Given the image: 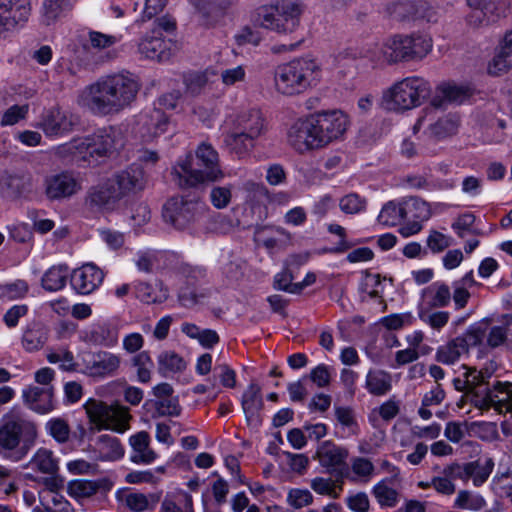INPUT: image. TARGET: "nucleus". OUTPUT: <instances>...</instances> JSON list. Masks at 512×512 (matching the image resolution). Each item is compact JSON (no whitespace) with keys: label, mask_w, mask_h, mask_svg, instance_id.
<instances>
[{"label":"nucleus","mask_w":512,"mask_h":512,"mask_svg":"<svg viewBox=\"0 0 512 512\" xmlns=\"http://www.w3.org/2000/svg\"><path fill=\"white\" fill-rule=\"evenodd\" d=\"M140 90L137 77L129 72L102 76L85 86L77 103L94 116L106 117L119 114L128 108Z\"/></svg>","instance_id":"obj_1"},{"label":"nucleus","mask_w":512,"mask_h":512,"mask_svg":"<svg viewBox=\"0 0 512 512\" xmlns=\"http://www.w3.org/2000/svg\"><path fill=\"white\" fill-rule=\"evenodd\" d=\"M37 437V424L20 408H11L0 420V456L12 462L21 461Z\"/></svg>","instance_id":"obj_2"},{"label":"nucleus","mask_w":512,"mask_h":512,"mask_svg":"<svg viewBox=\"0 0 512 512\" xmlns=\"http://www.w3.org/2000/svg\"><path fill=\"white\" fill-rule=\"evenodd\" d=\"M268 132V120L259 108L239 111L232 120L231 130L224 135L225 146L241 156L252 150Z\"/></svg>","instance_id":"obj_3"},{"label":"nucleus","mask_w":512,"mask_h":512,"mask_svg":"<svg viewBox=\"0 0 512 512\" xmlns=\"http://www.w3.org/2000/svg\"><path fill=\"white\" fill-rule=\"evenodd\" d=\"M319 67L310 58H296L279 65L274 74L276 90L284 95H298L305 92L318 80Z\"/></svg>","instance_id":"obj_4"},{"label":"nucleus","mask_w":512,"mask_h":512,"mask_svg":"<svg viewBox=\"0 0 512 512\" xmlns=\"http://www.w3.org/2000/svg\"><path fill=\"white\" fill-rule=\"evenodd\" d=\"M432 46V39L428 35L396 34L383 43L381 55L388 64L417 62L431 52Z\"/></svg>","instance_id":"obj_5"},{"label":"nucleus","mask_w":512,"mask_h":512,"mask_svg":"<svg viewBox=\"0 0 512 512\" xmlns=\"http://www.w3.org/2000/svg\"><path fill=\"white\" fill-rule=\"evenodd\" d=\"M85 412L94 429L112 430L117 433H124L130 428L129 408L118 403L107 404L101 400L90 398L83 405Z\"/></svg>","instance_id":"obj_6"},{"label":"nucleus","mask_w":512,"mask_h":512,"mask_svg":"<svg viewBox=\"0 0 512 512\" xmlns=\"http://www.w3.org/2000/svg\"><path fill=\"white\" fill-rule=\"evenodd\" d=\"M431 93L428 81L418 76L406 77L396 82L384 97L390 104V109L406 111L420 106Z\"/></svg>","instance_id":"obj_7"},{"label":"nucleus","mask_w":512,"mask_h":512,"mask_svg":"<svg viewBox=\"0 0 512 512\" xmlns=\"http://www.w3.org/2000/svg\"><path fill=\"white\" fill-rule=\"evenodd\" d=\"M303 7L300 3L285 0L277 5L260 8L258 24L279 34L294 32L300 24Z\"/></svg>","instance_id":"obj_8"},{"label":"nucleus","mask_w":512,"mask_h":512,"mask_svg":"<svg viewBox=\"0 0 512 512\" xmlns=\"http://www.w3.org/2000/svg\"><path fill=\"white\" fill-rule=\"evenodd\" d=\"M442 101L433 98L431 104L421 110V113L413 126L414 133L424 128V133L437 140L446 138L456 133L458 121L453 115H444L439 111Z\"/></svg>","instance_id":"obj_9"},{"label":"nucleus","mask_w":512,"mask_h":512,"mask_svg":"<svg viewBox=\"0 0 512 512\" xmlns=\"http://www.w3.org/2000/svg\"><path fill=\"white\" fill-rule=\"evenodd\" d=\"M120 140V131L113 126L100 128L90 135L79 138L80 153L85 156L84 162L91 164L100 158L110 156Z\"/></svg>","instance_id":"obj_10"},{"label":"nucleus","mask_w":512,"mask_h":512,"mask_svg":"<svg viewBox=\"0 0 512 512\" xmlns=\"http://www.w3.org/2000/svg\"><path fill=\"white\" fill-rule=\"evenodd\" d=\"M311 119L320 148L341 139L349 126L348 116L340 110L317 112Z\"/></svg>","instance_id":"obj_11"},{"label":"nucleus","mask_w":512,"mask_h":512,"mask_svg":"<svg viewBox=\"0 0 512 512\" xmlns=\"http://www.w3.org/2000/svg\"><path fill=\"white\" fill-rule=\"evenodd\" d=\"M471 403L482 412L493 409L498 414L512 413V383L496 381L491 387L475 392Z\"/></svg>","instance_id":"obj_12"},{"label":"nucleus","mask_w":512,"mask_h":512,"mask_svg":"<svg viewBox=\"0 0 512 512\" xmlns=\"http://www.w3.org/2000/svg\"><path fill=\"white\" fill-rule=\"evenodd\" d=\"M209 171L210 166H198L197 160L190 155L173 168L171 175L176 185L182 189L218 182L224 178V175H207Z\"/></svg>","instance_id":"obj_13"},{"label":"nucleus","mask_w":512,"mask_h":512,"mask_svg":"<svg viewBox=\"0 0 512 512\" xmlns=\"http://www.w3.org/2000/svg\"><path fill=\"white\" fill-rule=\"evenodd\" d=\"M199 203L182 196L170 198L163 206L162 216L166 223L178 230L186 229L196 218Z\"/></svg>","instance_id":"obj_14"},{"label":"nucleus","mask_w":512,"mask_h":512,"mask_svg":"<svg viewBox=\"0 0 512 512\" xmlns=\"http://www.w3.org/2000/svg\"><path fill=\"white\" fill-rule=\"evenodd\" d=\"M494 466V460L487 457L484 460L479 458L465 463H451L447 471L452 477L458 478L464 483L472 480L475 487H481L489 479Z\"/></svg>","instance_id":"obj_15"},{"label":"nucleus","mask_w":512,"mask_h":512,"mask_svg":"<svg viewBox=\"0 0 512 512\" xmlns=\"http://www.w3.org/2000/svg\"><path fill=\"white\" fill-rule=\"evenodd\" d=\"M290 146L299 153L321 149L311 115L295 121L287 131Z\"/></svg>","instance_id":"obj_16"},{"label":"nucleus","mask_w":512,"mask_h":512,"mask_svg":"<svg viewBox=\"0 0 512 512\" xmlns=\"http://www.w3.org/2000/svg\"><path fill=\"white\" fill-rule=\"evenodd\" d=\"M45 195L51 201L68 199L81 190V183L69 171L54 173L45 177Z\"/></svg>","instance_id":"obj_17"},{"label":"nucleus","mask_w":512,"mask_h":512,"mask_svg":"<svg viewBox=\"0 0 512 512\" xmlns=\"http://www.w3.org/2000/svg\"><path fill=\"white\" fill-rule=\"evenodd\" d=\"M120 196L123 198L135 195L145 189L147 176L139 164H132L110 177Z\"/></svg>","instance_id":"obj_18"},{"label":"nucleus","mask_w":512,"mask_h":512,"mask_svg":"<svg viewBox=\"0 0 512 512\" xmlns=\"http://www.w3.org/2000/svg\"><path fill=\"white\" fill-rule=\"evenodd\" d=\"M472 9L468 21L474 25L493 22L506 16L510 9V0H467Z\"/></svg>","instance_id":"obj_19"},{"label":"nucleus","mask_w":512,"mask_h":512,"mask_svg":"<svg viewBox=\"0 0 512 512\" xmlns=\"http://www.w3.org/2000/svg\"><path fill=\"white\" fill-rule=\"evenodd\" d=\"M122 200L119 192L110 178L105 182L91 187L86 195L85 203L97 211H112L116 208L119 201Z\"/></svg>","instance_id":"obj_20"},{"label":"nucleus","mask_w":512,"mask_h":512,"mask_svg":"<svg viewBox=\"0 0 512 512\" xmlns=\"http://www.w3.org/2000/svg\"><path fill=\"white\" fill-rule=\"evenodd\" d=\"M104 273L96 265L87 263L72 271L70 285L80 295H89L103 282Z\"/></svg>","instance_id":"obj_21"},{"label":"nucleus","mask_w":512,"mask_h":512,"mask_svg":"<svg viewBox=\"0 0 512 512\" xmlns=\"http://www.w3.org/2000/svg\"><path fill=\"white\" fill-rule=\"evenodd\" d=\"M29 0H0V26L5 30L26 22L30 16Z\"/></svg>","instance_id":"obj_22"},{"label":"nucleus","mask_w":512,"mask_h":512,"mask_svg":"<svg viewBox=\"0 0 512 512\" xmlns=\"http://www.w3.org/2000/svg\"><path fill=\"white\" fill-rule=\"evenodd\" d=\"M138 124L141 126V136L150 141L168 130L169 118L160 108H153L139 116Z\"/></svg>","instance_id":"obj_23"},{"label":"nucleus","mask_w":512,"mask_h":512,"mask_svg":"<svg viewBox=\"0 0 512 512\" xmlns=\"http://www.w3.org/2000/svg\"><path fill=\"white\" fill-rule=\"evenodd\" d=\"M74 122L66 112L58 107L45 110L38 124L47 136L62 135L72 130Z\"/></svg>","instance_id":"obj_24"},{"label":"nucleus","mask_w":512,"mask_h":512,"mask_svg":"<svg viewBox=\"0 0 512 512\" xmlns=\"http://www.w3.org/2000/svg\"><path fill=\"white\" fill-rule=\"evenodd\" d=\"M138 51L145 58L166 61L170 57V50L167 43L162 38L160 31L152 29L147 33L138 44Z\"/></svg>","instance_id":"obj_25"},{"label":"nucleus","mask_w":512,"mask_h":512,"mask_svg":"<svg viewBox=\"0 0 512 512\" xmlns=\"http://www.w3.org/2000/svg\"><path fill=\"white\" fill-rule=\"evenodd\" d=\"M23 401L33 411L45 414L54 409L53 388L30 386L23 390Z\"/></svg>","instance_id":"obj_26"},{"label":"nucleus","mask_w":512,"mask_h":512,"mask_svg":"<svg viewBox=\"0 0 512 512\" xmlns=\"http://www.w3.org/2000/svg\"><path fill=\"white\" fill-rule=\"evenodd\" d=\"M241 405L247 422L255 426L259 425L261 423L260 411L264 403L261 387L257 383L251 382L249 384L242 395Z\"/></svg>","instance_id":"obj_27"},{"label":"nucleus","mask_w":512,"mask_h":512,"mask_svg":"<svg viewBox=\"0 0 512 512\" xmlns=\"http://www.w3.org/2000/svg\"><path fill=\"white\" fill-rule=\"evenodd\" d=\"M117 500L133 512H144L153 510L160 501L157 493L144 494L123 490L117 493Z\"/></svg>","instance_id":"obj_28"},{"label":"nucleus","mask_w":512,"mask_h":512,"mask_svg":"<svg viewBox=\"0 0 512 512\" xmlns=\"http://www.w3.org/2000/svg\"><path fill=\"white\" fill-rule=\"evenodd\" d=\"M112 485V482L107 478L97 480L76 479L68 483L67 492L75 499L89 498L99 491H109Z\"/></svg>","instance_id":"obj_29"},{"label":"nucleus","mask_w":512,"mask_h":512,"mask_svg":"<svg viewBox=\"0 0 512 512\" xmlns=\"http://www.w3.org/2000/svg\"><path fill=\"white\" fill-rule=\"evenodd\" d=\"M132 447L131 461L136 464H150L156 459V453L149 447L150 436L140 431L129 438Z\"/></svg>","instance_id":"obj_30"},{"label":"nucleus","mask_w":512,"mask_h":512,"mask_svg":"<svg viewBox=\"0 0 512 512\" xmlns=\"http://www.w3.org/2000/svg\"><path fill=\"white\" fill-rule=\"evenodd\" d=\"M120 366V358L109 352H99L92 356L86 368L91 376L112 375Z\"/></svg>","instance_id":"obj_31"},{"label":"nucleus","mask_w":512,"mask_h":512,"mask_svg":"<svg viewBox=\"0 0 512 512\" xmlns=\"http://www.w3.org/2000/svg\"><path fill=\"white\" fill-rule=\"evenodd\" d=\"M317 457L321 466L327 469L337 468L345 465L348 451L345 448L336 446L331 441H325L319 446Z\"/></svg>","instance_id":"obj_32"},{"label":"nucleus","mask_w":512,"mask_h":512,"mask_svg":"<svg viewBox=\"0 0 512 512\" xmlns=\"http://www.w3.org/2000/svg\"><path fill=\"white\" fill-rule=\"evenodd\" d=\"M0 188L6 197L18 198L29 190L30 178L5 171L0 175Z\"/></svg>","instance_id":"obj_33"},{"label":"nucleus","mask_w":512,"mask_h":512,"mask_svg":"<svg viewBox=\"0 0 512 512\" xmlns=\"http://www.w3.org/2000/svg\"><path fill=\"white\" fill-rule=\"evenodd\" d=\"M95 445L98 453L96 459L99 461H116L124 456V447L117 437L100 435Z\"/></svg>","instance_id":"obj_34"},{"label":"nucleus","mask_w":512,"mask_h":512,"mask_svg":"<svg viewBox=\"0 0 512 512\" xmlns=\"http://www.w3.org/2000/svg\"><path fill=\"white\" fill-rule=\"evenodd\" d=\"M74 0H43L41 19L45 25H51L65 17L73 8Z\"/></svg>","instance_id":"obj_35"},{"label":"nucleus","mask_w":512,"mask_h":512,"mask_svg":"<svg viewBox=\"0 0 512 512\" xmlns=\"http://www.w3.org/2000/svg\"><path fill=\"white\" fill-rule=\"evenodd\" d=\"M48 339V330L40 322H32L22 335V346L27 352L40 350Z\"/></svg>","instance_id":"obj_36"},{"label":"nucleus","mask_w":512,"mask_h":512,"mask_svg":"<svg viewBox=\"0 0 512 512\" xmlns=\"http://www.w3.org/2000/svg\"><path fill=\"white\" fill-rule=\"evenodd\" d=\"M365 388L374 396H383L392 388L391 374L380 369H372L366 375Z\"/></svg>","instance_id":"obj_37"},{"label":"nucleus","mask_w":512,"mask_h":512,"mask_svg":"<svg viewBox=\"0 0 512 512\" xmlns=\"http://www.w3.org/2000/svg\"><path fill=\"white\" fill-rule=\"evenodd\" d=\"M468 354L465 350L464 341L455 337L444 345L438 347L435 355L437 362L452 365L456 363L462 355Z\"/></svg>","instance_id":"obj_38"},{"label":"nucleus","mask_w":512,"mask_h":512,"mask_svg":"<svg viewBox=\"0 0 512 512\" xmlns=\"http://www.w3.org/2000/svg\"><path fill=\"white\" fill-rule=\"evenodd\" d=\"M194 159L197 160L198 166H210V175H224L220 166L219 154L211 144L207 142L199 144Z\"/></svg>","instance_id":"obj_39"},{"label":"nucleus","mask_w":512,"mask_h":512,"mask_svg":"<svg viewBox=\"0 0 512 512\" xmlns=\"http://www.w3.org/2000/svg\"><path fill=\"white\" fill-rule=\"evenodd\" d=\"M29 465L43 474H56L59 470V461L53 451L47 448H39L31 458Z\"/></svg>","instance_id":"obj_40"},{"label":"nucleus","mask_w":512,"mask_h":512,"mask_svg":"<svg viewBox=\"0 0 512 512\" xmlns=\"http://www.w3.org/2000/svg\"><path fill=\"white\" fill-rule=\"evenodd\" d=\"M429 308H443L451 301L450 288L445 283L435 282L423 290Z\"/></svg>","instance_id":"obj_41"},{"label":"nucleus","mask_w":512,"mask_h":512,"mask_svg":"<svg viewBox=\"0 0 512 512\" xmlns=\"http://www.w3.org/2000/svg\"><path fill=\"white\" fill-rule=\"evenodd\" d=\"M160 512H194L192 496L179 491L165 496Z\"/></svg>","instance_id":"obj_42"},{"label":"nucleus","mask_w":512,"mask_h":512,"mask_svg":"<svg viewBox=\"0 0 512 512\" xmlns=\"http://www.w3.org/2000/svg\"><path fill=\"white\" fill-rule=\"evenodd\" d=\"M68 275V266H52L42 276L41 285L50 292L60 291L66 286Z\"/></svg>","instance_id":"obj_43"},{"label":"nucleus","mask_w":512,"mask_h":512,"mask_svg":"<svg viewBox=\"0 0 512 512\" xmlns=\"http://www.w3.org/2000/svg\"><path fill=\"white\" fill-rule=\"evenodd\" d=\"M158 372L162 376L179 373L186 369L185 360L174 351H162L157 358Z\"/></svg>","instance_id":"obj_44"},{"label":"nucleus","mask_w":512,"mask_h":512,"mask_svg":"<svg viewBox=\"0 0 512 512\" xmlns=\"http://www.w3.org/2000/svg\"><path fill=\"white\" fill-rule=\"evenodd\" d=\"M402 212L404 220L425 221L430 217L429 205L417 197H410L402 201Z\"/></svg>","instance_id":"obj_45"},{"label":"nucleus","mask_w":512,"mask_h":512,"mask_svg":"<svg viewBox=\"0 0 512 512\" xmlns=\"http://www.w3.org/2000/svg\"><path fill=\"white\" fill-rule=\"evenodd\" d=\"M148 405H152L155 408V414L153 417H177L182 411L177 396L168 397L162 400H148L145 402L144 406Z\"/></svg>","instance_id":"obj_46"},{"label":"nucleus","mask_w":512,"mask_h":512,"mask_svg":"<svg viewBox=\"0 0 512 512\" xmlns=\"http://www.w3.org/2000/svg\"><path fill=\"white\" fill-rule=\"evenodd\" d=\"M90 336L94 343L110 347L118 341V330L110 323H102L91 330Z\"/></svg>","instance_id":"obj_47"},{"label":"nucleus","mask_w":512,"mask_h":512,"mask_svg":"<svg viewBox=\"0 0 512 512\" xmlns=\"http://www.w3.org/2000/svg\"><path fill=\"white\" fill-rule=\"evenodd\" d=\"M389 15L392 19L399 22L415 20V15L420 13L417 10L414 0H402L391 4L388 7Z\"/></svg>","instance_id":"obj_48"},{"label":"nucleus","mask_w":512,"mask_h":512,"mask_svg":"<svg viewBox=\"0 0 512 512\" xmlns=\"http://www.w3.org/2000/svg\"><path fill=\"white\" fill-rule=\"evenodd\" d=\"M441 98L436 96L437 100L462 103L472 95V90L467 86H458L455 84H444L438 87Z\"/></svg>","instance_id":"obj_49"},{"label":"nucleus","mask_w":512,"mask_h":512,"mask_svg":"<svg viewBox=\"0 0 512 512\" xmlns=\"http://www.w3.org/2000/svg\"><path fill=\"white\" fill-rule=\"evenodd\" d=\"M488 324L486 322H477L469 326L464 334L457 336L464 341L465 350L469 352L470 347H476L482 344L486 337Z\"/></svg>","instance_id":"obj_50"},{"label":"nucleus","mask_w":512,"mask_h":512,"mask_svg":"<svg viewBox=\"0 0 512 512\" xmlns=\"http://www.w3.org/2000/svg\"><path fill=\"white\" fill-rule=\"evenodd\" d=\"M402 220H404L402 202L399 204L394 201L387 202L378 215V222L387 227L396 226Z\"/></svg>","instance_id":"obj_51"},{"label":"nucleus","mask_w":512,"mask_h":512,"mask_svg":"<svg viewBox=\"0 0 512 512\" xmlns=\"http://www.w3.org/2000/svg\"><path fill=\"white\" fill-rule=\"evenodd\" d=\"M45 429L59 444H64L69 441L71 430L67 420L60 417L51 418L45 424Z\"/></svg>","instance_id":"obj_52"},{"label":"nucleus","mask_w":512,"mask_h":512,"mask_svg":"<svg viewBox=\"0 0 512 512\" xmlns=\"http://www.w3.org/2000/svg\"><path fill=\"white\" fill-rule=\"evenodd\" d=\"M342 483V481H335L331 478L316 477L311 480L310 486L317 494L336 499L342 491Z\"/></svg>","instance_id":"obj_53"},{"label":"nucleus","mask_w":512,"mask_h":512,"mask_svg":"<svg viewBox=\"0 0 512 512\" xmlns=\"http://www.w3.org/2000/svg\"><path fill=\"white\" fill-rule=\"evenodd\" d=\"M372 494L376 498L381 507H395L398 503V492L389 487L384 481L377 483L373 489Z\"/></svg>","instance_id":"obj_54"},{"label":"nucleus","mask_w":512,"mask_h":512,"mask_svg":"<svg viewBox=\"0 0 512 512\" xmlns=\"http://www.w3.org/2000/svg\"><path fill=\"white\" fill-rule=\"evenodd\" d=\"M132 364L136 368L138 381L147 383L151 380V371L154 363L147 351H142L132 358Z\"/></svg>","instance_id":"obj_55"},{"label":"nucleus","mask_w":512,"mask_h":512,"mask_svg":"<svg viewBox=\"0 0 512 512\" xmlns=\"http://www.w3.org/2000/svg\"><path fill=\"white\" fill-rule=\"evenodd\" d=\"M351 470L354 474V477H352L351 480L368 482L374 474L375 467L367 458L354 457L351 459Z\"/></svg>","instance_id":"obj_56"},{"label":"nucleus","mask_w":512,"mask_h":512,"mask_svg":"<svg viewBox=\"0 0 512 512\" xmlns=\"http://www.w3.org/2000/svg\"><path fill=\"white\" fill-rule=\"evenodd\" d=\"M450 468V464L445 466L442 471V476H436L431 479L432 487L442 495H452L456 491V486L453 483L454 480H458V478L452 477L448 473V469Z\"/></svg>","instance_id":"obj_57"},{"label":"nucleus","mask_w":512,"mask_h":512,"mask_svg":"<svg viewBox=\"0 0 512 512\" xmlns=\"http://www.w3.org/2000/svg\"><path fill=\"white\" fill-rule=\"evenodd\" d=\"M366 199L357 193H350L342 197L339 201V207L346 214H357L365 210Z\"/></svg>","instance_id":"obj_58"},{"label":"nucleus","mask_w":512,"mask_h":512,"mask_svg":"<svg viewBox=\"0 0 512 512\" xmlns=\"http://www.w3.org/2000/svg\"><path fill=\"white\" fill-rule=\"evenodd\" d=\"M485 505L481 496H473L468 490H460L454 502V506L460 509L480 510Z\"/></svg>","instance_id":"obj_59"},{"label":"nucleus","mask_w":512,"mask_h":512,"mask_svg":"<svg viewBox=\"0 0 512 512\" xmlns=\"http://www.w3.org/2000/svg\"><path fill=\"white\" fill-rule=\"evenodd\" d=\"M56 154L71 162L79 163L84 162L85 156L80 153L79 138L73 139L69 143L60 145L56 148Z\"/></svg>","instance_id":"obj_60"},{"label":"nucleus","mask_w":512,"mask_h":512,"mask_svg":"<svg viewBox=\"0 0 512 512\" xmlns=\"http://www.w3.org/2000/svg\"><path fill=\"white\" fill-rule=\"evenodd\" d=\"M463 368L466 370L464 373V377L467 378L469 385V393H472V397L475 395V392L483 391L481 387L487 384V379L490 377L488 372L477 371L475 368H468L463 365Z\"/></svg>","instance_id":"obj_61"},{"label":"nucleus","mask_w":512,"mask_h":512,"mask_svg":"<svg viewBox=\"0 0 512 512\" xmlns=\"http://www.w3.org/2000/svg\"><path fill=\"white\" fill-rule=\"evenodd\" d=\"M419 318L435 330H440L449 320L450 314L446 311L430 312L426 309L419 310Z\"/></svg>","instance_id":"obj_62"},{"label":"nucleus","mask_w":512,"mask_h":512,"mask_svg":"<svg viewBox=\"0 0 512 512\" xmlns=\"http://www.w3.org/2000/svg\"><path fill=\"white\" fill-rule=\"evenodd\" d=\"M512 68V57L509 54L504 53V49L501 47L498 54L488 64V73L493 76H498L503 72L508 71Z\"/></svg>","instance_id":"obj_63"},{"label":"nucleus","mask_w":512,"mask_h":512,"mask_svg":"<svg viewBox=\"0 0 512 512\" xmlns=\"http://www.w3.org/2000/svg\"><path fill=\"white\" fill-rule=\"evenodd\" d=\"M89 42L92 48L103 50L110 48L120 41V37L111 34H105L99 31H89Z\"/></svg>","instance_id":"obj_64"}]
</instances>
